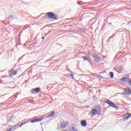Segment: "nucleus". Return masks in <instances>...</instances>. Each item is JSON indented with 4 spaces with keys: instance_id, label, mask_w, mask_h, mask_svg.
Returning <instances> with one entry per match:
<instances>
[{
    "instance_id": "nucleus-1",
    "label": "nucleus",
    "mask_w": 131,
    "mask_h": 131,
    "mask_svg": "<svg viewBox=\"0 0 131 131\" xmlns=\"http://www.w3.org/2000/svg\"><path fill=\"white\" fill-rule=\"evenodd\" d=\"M59 124H60V128H61V129H64L67 127H68V126L69 125V122H68V121L61 122L59 123Z\"/></svg>"
},
{
    "instance_id": "nucleus-20",
    "label": "nucleus",
    "mask_w": 131,
    "mask_h": 131,
    "mask_svg": "<svg viewBox=\"0 0 131 131\" xmlns=\"http://www.w3.org/2000/svg\"><path fill=\"white\" fill-rule=\"evenodd\" d=\"M97 77H98V78H100H100H102V77H103V76H100V75H97Z\"/></svg>"
},
{
    "instance_id": "nucleus-7",
    "label": "nucleus",
    "mask_w": 131,
    "mask_h": 131,
    "mask_svg": "<svg viewBox=\"0 0 131 131\" xmlns=\"http://www.w3.org/2000/svg\"><path fill=\"white\" fill-rule=\"evenodd\" d=\"M39 92H40V89L39 88L33 89L32 90L33 94H37V93H39Z\"/></svg>"
},
{
    "instance_id": "nucleus-14",
    "label": "nucleus",
    "mask_w": 131,
    "mask_h": 131,
    "mask_svg": "<svg viewBox=\"0 0 131 131\" xmlns=\"http://www.w3.org/2000/svg\"><path fill=\"white\" fill-rule=\"evenodd\" d=\"M28 122H29V121H27L21 124L20 125H19V127H21L22 125H24V124H26V123H28Z\"/></svg>"
},
{
    "instance_id": "nucleus-8",
    "label": "nucleus",
    "mask_w": 131,
    "mask_h": 131,
    "mask_svg": "<svg viewBox=\"0 0 131 131\" xmlns=\"http://www.w3.org/2000/svg\"><path fill=\"white\" fill-rule=\"evenodd\" d=\"M125 95H131V89L129 88H127L125 89Z\"/></svg>"
},
{
    "instance_id": "nucleus-16",
    "label": "nucleus",
    "mask_w": 131,
    "mask_h": 131,
    "mask_svg": "<svg viewBox=\"0 0 131 131\" xmlns=\"http://www.w3.org/2000/svg\"><path fill=\"white\" fill-rule=\"evenodd\" d=\"M110 77L113 78V77L114 76V75L113 74V72L110 73Z\"/></svg>"
},
{
    "instance_id": "nucleus-23",
    "label": "nucleus",
    "mask_w": 131,
    "mask_h": 131,
    "mask_svg": "<svg viewBox=\"0 0 131 131\" xmlns=\"http://www.w3.org/2000/svg\"><path fill=\"white\" fill-rule=\"evenodd\" d=\"M102 73H103V72L100 73V74H102Z\"/></svg>"
},
{
    "instance_id": "nucleus-2",
    "label": "nucleus",
    "mask_w": 131,
    "mask_h": 131,
    "mask_svg": "<svg viewBox=\"0 0 131 131\" xmlns=\"http://www.w3.org/2000/svg\"><path fill=\"white\" fill-rule=\"evenodd\" d=\"M47 15L50 19H53V20H57V18L55 14L53 12H49L47 13Z\"/></svg>"
},
{
    "instance_id": "nucleus-10",
    "label": "nucleus",
    "mask_w": 131,
    "mask_h": 131,
    "mask_svg": "<svg viewBox=\"0 0 131 131\" xmlns=\"http://www.w3.org/2000/svg\"><path fill=\"white\" fill-rule=\"evenodd\" d=\"M95 62H96L97 63H99V62H100L101 61V57H99V56H97L95 58Z\"/></svg>"
},
{
    "instance_id": "nucleus-12",
    "label": "nucleus",
    "mask_w": 131,
    "mask_h": 131,
    "mask_svg": "<svg viewBox=\"0 0 131 131\" xmlns=\"http://www.w3.org/2000/svg\"><path fill=\"white\" fill-rule=\"evenodd\" d=\"M55 115V112H53L51 114H50L47 117H52V116H54Z\"/></svg>"
},
{
    "instance_id": "nucleus-18",
    "label": "nucleus",
    "mask_w": 131,
    "mask_h": 131,
    "mask_svg": "<svg viewBox=\"0 0 131 131\" xmlns=\"http://www.w3.org/2000/svg\"><path fill=\"white\" fill-rule=\"evenodd\" d=\"M128 84H129V85L131 86V79L129 80V81H128Z\"/></svg>"
},
{
    "instance_id": "nucleus-11",
    "label": "nucleus",
    "mask_w": 131,
    "mask_h": 131,
    "mask_svg": "<svg viewBox=\"0 0 131 131\" xmlns=\"http://www.w3.org/2000/svg\"><path fill=\"white\" fill-rule=\"evenodd\" d=\"M86 121H85V120H83L81 122V125H82V126H86Z\"/></svg>"
},
{
    "instance_id": "nucleus-9",
    "label": "nucleus",
    "mask_w": 131,
    "mask_h": 131,
    "mask_svg": "<svg viewBox=\"0 0 131 131\" xmlns=\"http://www.w3.org/2000/svg\"><path fill=\"white\" fill-rule=\"evenodd\" d=\"M70 131H78V130H77V128H76V127H75V126L72 125L70 127Z\"/></svg>"
},
{
    "instance_id": "nucleus-21",
    "label": "nucleus",
    "mask_w": 131,
    "mask_h": 131,
    "mask_svg": "<svg viewBox=\"0 0 131 131\" xmlns=\"http://www.w3.org/2000/svg\"><path fill=\"white\" fill-rule=\"evenodd\" d=\"M71 76H72V77L73 79V74L71 75Z\"/></svg>"
},
{
    "instance_id": "nucleus-17",
    "label": "nucleus",
    "mask_w": 131,
    "mask_h": 131,
    "mask_svg": "<svg viewBox=\"0 0 131 131\" xmlns=\"http://www.w3.org/2000/svg\"><path fill=\"white\" fill-rule=\"evenodd\" d=\"M82 58L84 60V61L88 60V57H86V56H83Z\"/></svg>"
},
{
    "instance_id": "nucleus-13",
    "label": "nucleus",
    "mask_w": 131,
    "mask_h": 131,
    "mask_svg": "<svg viewBox=\"0 0 131 131\" xmlns=\"http://www.w3.org/2000/svg\"><path fill=\"white\" fill-rule=\"evenodd\" d=\"M11 74H12V75H16L17 74V71L15 70H12L11 71Z\"/></svg>"
},
{
    "instance_id": "nucleus-15",
    "label": "nucleus",
    "mask_w": 131,
    "mask_h": 131,
    "mask_svg": "<svg viewBox=\"0 0 131 131\" xmlns=\"http://www.w3.org/2000/svg\"><path fill=\"white\" fill-rule=\"evenodd\" d=\"M126 79H127V78L125 77V78H123L121 79V81H124V82H125V81H126V80H126Z\"/></svg>"
},
{
    "instance_id": "nucleus-19",
    "label": "nucleus",
    "mask_w": 131,
    "mask_h": 131,
    "mask_svg": "<svg viewBox=\"0 0 131 131\" xmlns=\"http://www.w3.org/2000/svg\"><path fill=\"white\" fill-rule=\"evenodd\" d=\"M12 129H13V128L11 127L9 129H8L7 131H12Z\"/></svg>"
},
{
    "instance_id": "nucleus-5",
    "label": "nucleus",
    "mask_w": 131,
    "mask_h": 131,
    "mask_svg": "<svg viewBox=\"0 0 131 131\" xmlns=\"http://www.w3.org/2000/svg\"><path fill=\"white\" fill-rule=\"evenodd\" d=\"M123 117V119H124V120H128V119L131 117V114L127 113L124 115Z\"/></svg>"
},
{
    "instance_id": "nucleus-24",
    "label": "nucleus",
    "mask_w": 131,
    "mask_h": 131,
    "mask_svg": "<svg viewBox=\"0 0 131 131\" xmlns=\"http://www.w3.org/2000/svg\"><path fill=\"white\" fill-rule=\"evenodd\" d=\"M95 75H96L94 74V75H93V76H95Z\"/></svg>"
},
{
    "instance_id": "nucleus-4",
    "label": "nucleus",
    "mask_w": 131,
    "mask_h": 131,
    "mask_svg": "<svg viewBox=\"0 0 131 131\" xmlns=\"http://www.w3.org/2000/svg\"><path fill=\"white\" fill-rule=\"evenodd\" d=\"M43 119V117H39L36 119H33L30 121V122L31 123H34V122H39L40 121H41Z\"/></svg>"
},
{
    "instance_id": "nucleus-6",
    "label": "nucleus",
    "mask_w": 131,
    "mask_h": 131,
    "mask_svg": "<svg viewBox=\"0 0 131 131\" xmlns=\"http://www.w3.org/2000/svg\"><path fill=\"white\" fill-rule=\"evenodd\" d=\"M106 104L111 106V107H112L113 108H117V106H116V104L114 103V102H112L110 101H107L106 102Z\"/></svg>"
},
{
    "instance_id": "nucleus-22",
    "label": "nucleus",
    "mask_w": 131,
    "mask_h": 131,
    "mask_svg": "<svg viewBox=\"0 0 131 131\" xmlns=\"http://www.w3.org/2000/svg\"><path fill=\"white\" fill-rule=\"evenodd\" d=\"M42 39H45V37H42Z\"/></svg>"
},
{
    "instance_id": "nucleus-3",
    "label": "nucleus",
    "mask_w": 131,
    "mask_h": 131,
    "mask_svg": "<svg viewBox=\"0 0 131 131\" xmlns=\"http://www.w3.org/2000/svg\"><path fill=\"white\" fill-rule=\"evenodd\" d=\"M101 114V111H98L96 109H92L91 111V114H92L93 116H95V115H100Z\"/></svg>"
}]
</instances>
